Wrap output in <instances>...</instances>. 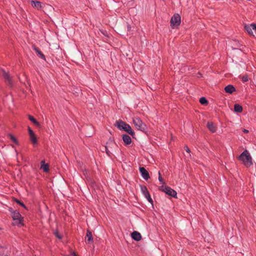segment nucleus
Returning <instances> with one entry per match:
<instances>
[{"label":"nucleus","mask_w":256,"mask_h":256,"mask_svg":"<svg viewBox=\"0 0 256 256\" xmlns=\"http://www.w3.org/2000/svg\"><path fill=\"white\" fill-rule=\"evenodd\" d=\"M239 160L242 162L244 164L249 167L252 164V158L248 150H244L238 157Z\"/></svg>","instance_id":"1"},{"label":"nucleus","mask_w":256,"mask_h":256,"mask_svg":"<svg viewBox=\"0 0 256 256\" xmlns=\"http://www.w3.org/2000/svg\"><path fill=\"white\" fill-rule=\"evenodd\" d=\"M9 211L10 212L11 216L14 220L13 224L17 225L19 226L23 224V218L20 213L17 210H14L12 208H9Z\"/></svg>","instance_id":"2"},{"label":"nucleus","mask_w":256,"mask_h":256,"mask_svg":"<svg viewBox=\"0 0 256 256\" xmlns=\"http://www.w3.org/2000/svg\"><path fill=\"white\" fill-rule=\"evenodd\" d=\"M115 125L120 130H123L132 136L134 134V132L130 126L122 120L116 121Z\"/></svg>","instance_id":"3"},{"label":"nucleus","mask_w":256,"mask_h":256,"mask_svg":"<svg viewBox=\"0 0 256 256\" xmlns=\"http://www.w3.org/2000/svg\"><path fill=\"white\" fill-rule=\"evenodd\" d=\"M132 121L134 126L138 130L142 132L146 130V126L140 118L138 116L134 117Z\"/></svg>","instance_id":"4"},{"label":"nucleus","mask_w":256,"mask_h":256,"mask_svg":"<svg viewBox=\"0 0 256 256\" xmlns=\"http://www.w3.org/2000/svg\"><path fill=\"white\" fill-rule=\"evenodd\" d=\"M160 190L165 192L168 196H172L174 198H176V192L169 186H162L160 188Z\"/></svg>","instance_id":"5"},{"label":"nucleus","mask_w":256,"mask_h":256,"mask_svg":"<svg viewBox=\"0 0 256 256\" xmlns=\"http://www.w3.org/2000/svg\"><path fill=\"white\" fill-rule=\"evenodd\" d=\"M181 22V18L180 16L178 14H174L171 18L170 26L172 28L180 26Z\"/></svg>","instance_id":"6"},{"label":"nucleus","mask_w":256,"mask_h":256,"mask_svg":"<svg viewBox=\"0 0 256 256\" xmlns=\"http://www.w3.org/2000/svg\"><path fill=\"white\" fill-rule=\"evenodd\" d=\"M140 190L144 196V197L147 199V200L150 202L152 204H153V200L150 197V193L148 190L147 188L145 186H140Z\"/></svg>","instance_id":"7"},{"label":"nucleus","mask_w":256,"mask_h":256,"mask_svg":"<svg viewBox=\"0 0 256 256\" xmlns=\"http://www.w3.org/2000/svg\"><path fill=\"white\" fill-rule=\"evenodd\" d=\"M244 28L250 35L254 36V34H256V24L245 25Z\"/></svg>","instance_id":"8"},{"label":"nucleus","mask_w":256,"mask_h":256,"mask_svg":"<svg viewBox=\"0 0 256 256\" xmlns=\"http://www.w3.org/2000/svg\"><path fill=\"white\" fill-rule=\"evenodd\" d=\"M2 76H4L6 84L10 86H12V80L9 74L5 71H2Z\"/></svg>","instance_id":"9"},{"label":"nucleus","mask_w":256,"mask_h":256,"mask_svg":"<svg viewBox=\"0 0 256 256\" xmlns=\"http://www.w3.org/2000/svg\"><path fill=\"white\" fill-rule=\"evenodd\" d=\"M140 172L143 178L148 180L150 178V175L147 170L144 167L140 168Z\"/></svg>","instance_id":"10"},{"label":"nucleus","mask_w":256,"mask_h":256,"mask_svg":"<svg viewBox=\"0 0 256 256\" xmlns=\"http://www.w3.org/2000/svg\"><path fill=\"white\" fill-rule=\"evenodd\" d=\"M33 50L36 52L37 56L40 57V58L46 60V58L44 55L41 52V51L40 50V49L36 47V46H32Z\"/></svg>","instance_id":"11"},{"label":"nucleus","mask_w":256,"mask_h":256,"mask_svg":"<svg viewBox=\"0 0 256 256\" xmlns=\"http://www.w3.org/2000/svg\"><path fill=\"white\" fill-rule=\"evenodd\" d=\"M40 168L44 172H49V164H46L44 160H42L40 162Z\"/></svg>","instance_id":"12"},{"label":"nucleus","mask_w":256,"mask_h":256,"mask_svg":"<svg viewBox=\"0 0 256 256\" xmlns=\"http://www.w3.org/2000/svg\"><path fill=\"white\" fill-rule=\"evenodd\" d=\"M131 236L132 239L136 241H139L142 238L140 234L136 231L132 232L131 234Z\"/></svg>","instance_id":"13"},{"label":"nucleus","mask_w":256,"mask_h":256,"mask_svg":"<svg viewBox=\"0 0 256 256\" xmlns=\"http://www.w3.org/2000/svg\"><path fill=\"white\" fill-rule=\"evenodd\" d=\"M86 242L88 244H90L92 242L93 240V238L92 232L89 230H88L86 232Z\"/></svg>","instance_id":"14"},{"label":"nucleus","mask_w":256,"mask_h":256,"mask_svg":"<svg viewBox=\"0 0 256 256\" xmlns=\"http://www.w3.org/2000/svg\"><path fill=\"white\" fill-rule=\"evenodd\" d=\"M224 90L226 93L232 94L236 90L235 88L232 84H228L224 88Z\"/></svg>","instance_id":"15"},{"label":"nucleus","mask_w":256,"mask_h":256,"mask_svg":"<svg viewBox=\"0 0 256 256\" xmlns=\"http://www.w3.org/2000/svg\"><path fill=\"white\" fill-rule=\"evenodd\" d=\"M122 140L126 145H128L132 142L131 138L128 134H124Z\"/></svg>","instance_id":"16"},{"label":"nucleus","mask_w":256,"mask_h":256,"mask_svg":"<svg viewBox=\"0 0 256 256\" xmlns=\"http://www.w3.org/2000/svg\"><path fill=\"white\" fill-rule=\"evenodd\" d=\"M207 127L209 130L213 133L216 131V127L212 122H208L207 123Z\"/></svg>","instance_id":"17"},{"label":"nucleus","mask_w":256,"mask_h":256,"mask_svg":"<svg viewBox=\"0 0 256 256\" xmlns=\"http://www.w3.org/2000/svg\"><path fill=\"white\" fill-rule=\"evenodd\" d=\"M108 146V148H112L116 146V144L112 138H110L106 142V146Z\"/></svg>","instance_id":"18"},{"label":"nucleus","mask_w":256,"mask_h":256,"mask_svg":"<svg viewBox=\"0 0 256 256\" xmlns=\"http://www.w3.org/2000/svg\"><path fill=\"white\" fill-rule=\"evenodd\" d=\"M32 6L38 9H40L42 8V3L39 1H32Z\"/></svg>","instance_id":"19"},{"label":"nucleus","mask_w":256,"mask_h":256,"mask_svg":"<svg viewBox=\"0 0 256 256\" xmlns=\"http://www.w3.org/2000/svg\"><path fill=\"white\" fill-rule=\"evenodd\" d=\"M28 119L36 126H40V123L36 120V118H34L31 115L28 116Z\"/></svg>","instance_id":"20"},{"label":"nucleus","mask_w":256,"mask_h":256,"mask_svg":"<svg viewBox=\"0 0 256 256\" xmlns=\"http://www.w3.org/2000/svg\"><path fill=\"white\" fill-rule=\"evenodd\" d=\"M234 110L236 112H241L242 111V107L241 105L236 104L234 105Z\"/></svg>","instance_id":"21"},{"label":"nucleus","mask_w":256,"mask_h":256,"mask_svg":"<svg viewBox=\"0 0 256 256\" xmlns=\"http://www.w3.org/2000/svg\"><path fill=\"white\" fill-rule=\"evenodd\" d=\"M8 136L15 144H18V142L14 136L11 134H8Z\"/></svg>","instance_id":"22"},{"label":"nucleus","mask_w":256,"mask_h":256,"mask_svg":"<svg viewBox=\"0 0 256 256\" xmlns=\"http://www.w3.org/2000/svg\"><path fill=\"white\" fill-rule=\"evenodd\" d=\"M30 141L34 144H37V138L35 134L30 136Z\"/></svg>","instance_id":"23"},{"label":"nucleus","mask_w":256,"mask_h":256,"mask_svg":"<svg viewBox=\"0 0 256 256\" xmlns=\"http://www.w3.org/2000/svg\"><path fill=\"white\" fill-rule=\"evenodd\" d=\"M200 102L203 105L208 104V101L204 97H202L200 99Z\"/></svg>","instance_id":"24"},{"label":"nucleus","mask_w":256,"mask_h":256,"mask_svg":"<svg viewBox=\"0 0 256 256\" xmlns=\"http://www.w3.org/2000/svg\"><path fill=\"white\" fill-rule=\"evenodd\" d=\"M15 201L18 204L20 205L23 208H26V206L24 205V204L22 202L20 201V200H17V199H15Z\"/></svg>","instance_id":"25"},{"label":"nucleus","mask_w":256,"mask_h":256,"mask_svg":"<svg viewBox=\"0 0 256 256\" xmlns=\"http://www.w3.org/2000/svg\"><path fill=\"white\" fill-rule=\"evenodd\" d=\"M158 175H159V176H158V180H159V181L160 182L161 184H164V179L161 176V174H160V172H158Z\"/></svg>","instance_id":"26"},{"label":"nucleus","mask_w":256,"mask_h":256,"mask_svg":"<svg viewBox=\"0 0 256 256\" xmlns=\"http://www.w3.org/2000/svg\"><path fill=\"white\" fill-rule=\"evenodd\" d=\"M105 150H106V154L108 156H110L112 153H111L110 151L108 150V146H105Z\"/></svg>","instance_id":"27"},{"label":"nucleus","mask_w":256,"mask_h":256,"mask_svg":"<svg viewBox=\"0 0 256 256\" xmlns=\"http://www.w3.org/2000/svg\"><path fill=\"white\" fill-rule=\"evenodd\" d=\"M28 130L30 136L34 134L33 130L30 127H28Z\"/></svg>","instance_id":"28"},{"label":"nucleus","mask_w":256,"mask_h":256,"mask_svg":"<svg viewBox=\"0 0 256 256\" xmlns=\"http://www.w3.org/2000/svg\"><path fill=\"white\" fill-rule=\"evenodd\" d=\"M242 80L244 82H246L248 81V76H243L242 78Z\"/></svg>","instance_id":"29"},{"label":"nucleus","mask_w":256,"mask_h":256,"mask_svg":"<svg viewBox=\"0 0 256 256\" xmlns=\"http://www.w3.org/2000/svg\"><path fill=\"white\" fill-rule=\"evenodd\" d=\"M55 236L58 238L59 239H61L62 238V236L58 234V232H56L54 233Z\"/></svg>","instance_id":"30"},{"label":"nucleus","mask_w":256,"mask_h":256,"mask_svg":"<svg viewBox=\"0 0 256 256\" xmlns=\"http://www.w3.org/2000/svg\"><path fill=\"white\" fill-rule=\"evenodd\" d=\"M184 149L186 150V151L188 152V153H190V149L188 148V146H184Z\"/></svg>","instance_id":"31"},{"label":"nucleus","mask_w":256,"mask_h":256,"mask_svg":"<svg viewBox=\"0 0 256 256\" xmlns=\"http://www.w3.org/2000/svg\"><path fill=\"white\" fill-rule=\"evenodd\" d=\"M244 133H248V130H244Z\"/></svg>","instance_id":"32"},{"label":"nucleus","mask_w":256,"mask_h":256,"mask_svg":"<svg viewBox=\"0 0 256 256\" xmlns=\"http://www.w3.org/2000/svg\"><path fill=\"white\" fill-rule=\"evenodd\" d=\"M74 256H76V255L74 254Z\"/></svg>","instance_id":"33"},{"label":"nucleus","mask_w":256,"mask_h":256,"mask_svg":"<svg viewBox=\"0 0 256 256\" xmlns=\"http://www.w3.org/2000/svg\"><path fill=\"white\" fill-rule=\"evenodd\" d=\"M132 1L133 0H131Z\"/></svg>","instance_id":"34"}]
</instances>
